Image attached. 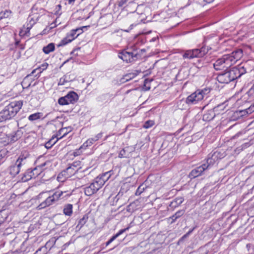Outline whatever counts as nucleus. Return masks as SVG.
Wrapping results in <instances>:
<instances>
[{"label": "nucleus", "mask_w": 254, "mask_h": 254, "mask_svg": "<svg viewBox=\"0 0 254 254\" xmlns=\"http://www.w3.org/2000/svg\"><path fill=\"white\" fill-rule=\"evenodd\" d=\"M243 56V51L241 49H237L230 54L225 55L222 58L217 60L213 64L214 68L219 70L224 68H228L235 64Z\"/></svg>", "instance_id": "nucleus-1"}, {"label": "nucleus", "mask_w": 254, "mask_h": 254, "mask_svg": "<svg viewBox=\"0 0 254 254\" xmlns=\"http://www.w3.org/2000/svg\"><path fill=\"white\" fill-rule=\"evenodd\" d=\"M44 194H46L47 198L37 206L38 209H41L50 206L56 203L59 200L66 199L70 195V193H67L66 191H63L57 190L55 191H47L42 192L38 195L39 198L42 197Z\"/></svg>", "instance_id": "nucleus-2"}, {"label": "nucleus", "mask_w": 254, "mask_h": 254, "mask_svg": "<svg viewBox=\"0 0 254 254\" xmlns=\"http://www.w3.org/2000/svg\"><path fill=\"white\" fill-rule=\"evenodd\" d=\"M29 152L27 151H23L18 155L15 163L8 167L9 174L12 177L18 175L23 167L26 166L29 162L30 157Z\"/></svg>", "instance_id": "nucleus-3"}, {"label": "nucleus", "mask_w": 254, "mask_h": 254, "mask_svg": "<svg viewBox=\"0 0 254 254\" xmlns=\"http://www.w3.org/2000/svg\"><path fill=\"white\" fill-rule=\"evenodd\" d=\"M23 105L22 101H14L6 106L0 112V122L5 121L14 117Z\"/></svg>", "instance_id": "nucleus-4"}, {"label": "nucleus", "mask_w": 254, "mask_h": 254, "mask_svg": "<svg viewBox=\"0 0 254 254\" xmlns=\"http://www.w3.org/2000/svg\"><path fill=\"white\" fill-rule=\"evenodd\" d=\"M210 90V88L198 89L187 98L186 103L188 104H196L202 100L205 96H207Z\"/></svg>", "instance_id": "nucleus-5"}, {"label": "nucleus", "mask_w": 254, "mask_h": 254, "mask_svg": "<svg viewBox=\"0 0 254 254\" xmlns=\"http://www.w3.org/2000/svg\"><path fill=\"white\" fill-rule=\"evenodd\" d=\"M46 165V163L41 164L38 167H36L33 169H28L23 174L21 180L23 182H27L33 178H36L42 172V168Z\"/></svg>", "instance_id": "nucleus-6"}, {"label": "nucleus", "mask_w": 254, "mask_h": 254, "mask_svg": "<svg viewBox=\"0 0 254 254\" xmlns=\"http://www.w3.org/2000/svg\"><path fill=\"white\" fill-rule=\"evenodd\" d=\"M235 79L236 76H235L232 68L219 73L217 77L218 81L221 83L227 84Z\"/></svg>", "instance_id": "nucleus-7"}, {"label": "nucleus", "mask_w": 254, "mask_h": 254, "mask_svg": "<svg viewBox=\"0 0 254 254\" xmlns=\"http://www.w3.org/2000/svg\"><path fill=\"white\" fill-rule=\"evenodd\" d=\"M78 100V96L74 91L69 92L66 95L60 97L58 100V103L60 105H66L69 104H74Z\"/></svg>", "instance_id": "nucleus-8"}, {"label": "nucleus", "mask_w": 254, "mask_h": 254, "mask_svg": "<svg viewBox=\"0 0 254 254\" xmlns=\"http://www.w3.org/2000/svg\"><path fill=\"white\" fill-rule=\"evenodd\" d=\"M22 135L23 132L21 129H18L8 134L5 133V136L2 137L3 145L5 146L16 142L22 137Z\"/></svg>", "instance_id": "nucleus-9"}, {"label": "nucleus", "mask_w": 254, "mask_h": 254, "mask_svg": "<svg viewBox=\"0 0 254 254\" xmlns=\"http://www.w3.org/2000/svg\"><path fill=\"white\" fill-rule=\"evenodd\" d=\"M233 71L236 76V79L240 77L242 75L244 74L248 71H251L252 69L249 65V64L246 62L241 64L238 65L232 68Z\"/></svg>", "instance_id": "nucleus-10"}, {"label": "nucleus", "mask_w": 254, "mask_h": 254, "mask_svg": "<svg viewBox=\"0 0 254 254\" xmlns=\"http://www.w3.org/2000/svg\"><path fill=\"white\" fill-rule=\"evenodd\" d=\"M81 162L75 161L70 164L65 170L62 172L63 175L68 178L74 175L81 168Z\"/></svg>", "instance_id": "nucleus-11"}, {"label": "nucleus", "mask_w": 254, "mask_h": 254, "mask_svg": "<svg viewBox=\"0 0 254 254\" xmlns=\"http://www.w3.org/2000/svg\"><path fill=\"white\" fill-rule=\"evenodd\" d=\"M138 54L132 52L123 51L119 54V58L122 59L127 63H131L137 58Z\"/></svg>", "instance_id": "nucleus-12"}, {"label": "nucleus", "mask_w": 254, "mask_h": 254, "mask_svg": "<svg viewBox=\"0 0 254 254\" xmlns=\"http://www.w3.org/2000/svg\"><path fill=\"white\" fill-rule=\"evenodd\" d=\"M31 15L30 16H32L30 20L29 23L27 24V29L30 30L32 26L36 22V21L38 20L40 17V15L38 14V7L35 5H34L31 8Z\"/></svg>", "instance_id": "nucleus-13"}, {"label": "nucleus", "mask_w": 254, "mask_h": 254, "mask_svg": "<svg viewBox=\"0 0 254 254\" xmlns=\"http://www.w3.org/2000/svg\"><path fill=\"white\" fill-rule=\"evenodd\" d=\"M254 99V84L249 90L241 98L237 101V104L240 105L242 101L250 102Z\"/></svg>", "instance_id": "nucleus-14"}, {"label": "nucleus", "mask_w": 254, "mask_h": 254, "mask_svg": "<svg viewBox=\"0 0 254 254\" xmlns=\"http://www.w3.org/2000/svg\"><path fill=\"white\" fill-rule=\"evenodd\" d=\"M211 48L202 46L200 49H194L191 50L193 59L194 58H201L205 55Z\"/></svg>", "instance_id": "nucleus-15"}, {"label": "nucleus", "mask_w": 254, "mask_h": 254, "mask_svg": "<svg viewBox=\"0 0 254 254\" xmlns=\"http://www.w3.org/2000/svg\"><path fill=\"white\" fill-rule=\"evenodd\" d=\"M205 167V164H202L201 166L193 169L189 174V177L192 179L201 176L203 172L205 170H207Z\"/></svg>", "instance_id": "nucleus-16"}, {"label": "nucleus", "mask_w": 254, "mask_h": 254, "mask_svg": "<svg viewBox=\"0 0 254 254\" xmlns=\"http://www.w3.org/2000/svg\"><path fill=\"white\" fill-rule=\"evenodd\" d=\"M221 105H218L217 107H214L213 109L208 110L206 113L203 115L202 119L206 122H209L213 120L215 117V112L217 109L220 108Z\"/></svg>", "instance_id": "nucleus-17"}, {"label": "nucleus", "mask_w": 254, "mask_h": 254, "mask_svg": "<svg viewBox=\"0 0 254 254\" xmlns=\"http://www.w3.org/2000/svg\"><path fill=\"white\" fill-rule=\"evenodd\" d=\"M134 151V148L132 146H127L122 149L119 154V158H129L131 153Z\"/></svg>", "instance_id": "nucleus-18"}, {"label": "nucleus", "mask_w": 254, "mask_h": 254, "mask_svg": "<svg viewBox=\"0 0 254 254\" xmlns=\"http://www.w3.org/2000/svg\"><path fill=\"white\" fill-rule=\"evenodd\" d=\"M33 70L30 74L27 75L21 82V85L23 88H28L29 87L34 80L32 74L34 72Z\"/></svg>", "instance_id": "nucleus-19"}, {"label": "nucleus", "mask_w": 254, "mask_h": 254, "mask_svg": "<svg viewBox=\"0 0 254 254\" xmlns=\"http://www.w3.org/2000/svg\"><path fill=\"white\" fill-rule=\"evenodd\" d=\"M98 190L92 183L90 186L84 188V193L87 196H91L95 193Z\"/></svg>", "instance_id": "nucleus-20"}, {"label": "nucleus", "mask_w": 254, "mask_h": 254, "mask_svg": "<svg viewBox=\"0 0 254 254\" xmlns=\"http://www.w3.org/2000/svg\"><path fill=\"white\" fill-rule=\"evenodd\" d=\"M184 198L183 197H178L175 198L171 202L169 206L174 209L179 206L184 201Z\"/></svg>", "instance_id": "nucleus-21"}, {"label": "nucleus", "mask_w": 254, "mask_h": 254, "mask_svg": "<svg viewBox=\"0 0 254 254\" xmlns=\"http://www.w3.org/2000/svg\"><path fill=\"white\" fill-rule=\"evenodd\" d=\"M88 219V217L86 215H84L83 217L80 219L78 222V224L76 226V229L77 230H80L81 228L85 224L87 220Z\"/></svg>", "instance_id": "nucleus-22"}, {"label": "nucleus", "mask_w": 254, "mask_h": 254, "mask_svg": "<svg viewBox=\"0 0 254 254\" xmlns=\"http://www.w3.org/2000/svg\"><path fill=\"white\" fill-rule=\"evenodd\" d=\"M63 212L66 216H71L72 214V205L67 204L64 206Z\"/></svg>", "instance_id": "nucleus-23"}, {"label": "nucleus", "mask_w": 254, "mask_h": 254, "mask_svg": "<svg viewBox=\"0 0 254 254\" xmlns=\"http://www.w3.org/2000/svg\"><path fill=\"white\" fill-rule=\"evenodd\" d=\"M86 26H83L82 28H77L76 29H74L71 30L70 34L69 35L70 38H74V39L77 37L80 34L82 33V28H86Z\"/></svg>", "instance_id": "nucleus-24"}, {"label": "nucleus", "mask_w": 254, "mask_h": 254, "mask_svg": "<svg viewBox=\"0 0 254 254\" xmlns=\"http://www.w3.org/2000/svg\"><path fill=\"white\" fill-rule=\"evenodd\" d=\"M55 49V44L53 43H51L49 44L47 46L44 47L43 48V51L46 54H48L50 52L54 51Z\"/></svg>", "instance_id": "nucleus-25"}, {"label": "nucleus", "mask_w": 254, "mask_h": 254, "mask_svg": "<svg viewBox=\"0 0 254 254\" xmlns=\"http://www.w3.org/2000/svg\"><path fill=\"white\" fill-rule=\"evenodd\" d=\"M93 184L99 190L105 184V183L104 181L102 180V179H101V178L98 176L95 178L94 181L93 182Z\"/></svg>", "instance_id": "nucleus-26"}, {"label": "nucleus", "mask_w": 254, "mask_h": 254, "mask_svg": "<svg viewBox=\"0 0 254 254\" xmlns=\"http://www.w3.org/2000/svg\"><path fill=\"white\" fill-rule=\"evenodd\" d=\"M209 156H210L216 162L218 159H220L224 157L223 154H221L220 152L218 151H215L212 154H209Z\"/></svg>", "instance_id": "nucleus-27"}, {"label": "nucleus", "mask_w": 254, "mask_h": 254, "mask_svg": "<svg viewBox=\"0 0 254 254\" xmlns=\"http://www.w3.org/2000/svg\"><path fill=\"white\" fill-rule=\"evenodd\" d=\"M112 174L113 171H110L102 174L101 176H99V177L102 180L104 181L105 183L110 179Z\"/></svg>", "instance_id": "nucleus-28"}, {"label": "nucleus", "mask_w": 254, "mask_h": 254, "mask_svg": "<svg viewBox=\"0 0 254 254\" xmlns=\"http://www.w3.org/2000/svg\"><path fill=\"white\" fill-rule=\"evenodd\" d=\"M55 139V137H53L51 139L47 141L45 144V148L47 149L51 148L58 141V139H56V140Z\"/></svg>", "instance_id": "nucleus-29"}, {"label": "nucleus", "mask_w": 254, "mask_h": 254, "mask_svg": "<svg viewBox=\"0 0 254 254\" xmlns=\"http://www.w3.org/2000/svg\"><path fill=\"white\" fill-rule=\"evenodd\" d=\"M7 217V213L4 210L0 211V225L5 222Z\"/></svg>", "instance_id": "nucleus-30"}, {"label": "nucleus", "mask_w": 254, "mask_h": 254, "mask_svg": "<svg viewBox=\"0 0 254 254\" xmlns=\"http://www.w3.org/2000/svg\"><path fill=\"white\" fill-rule=\"evenodd\" d=\"M216 161L213 160V159L210 156L208 155V157L206 160V162L204 163L205 164V168L206 169H208L209 167H211Z\"/></svg>", "instance_id": "nucleus-31"}, {"label": "nucleus", "mask_w": 254, "mask_h": 254, "mask_svg": "<svg viewBox=\"0 0 254 254\" xmlns=\"http://www.w3.org/2000/svg\"><path fill=\"white\" fill-rule=\"evenodd\" d=\"M129 229L128 227L122 229L119 231L118 233H117L116 235H114L109 241H110L111 243L113 241H114L116 238H117L119 236L122 235L123 233L125 232L127 230Z\"/></svg>", "instance_id": "nucleus-32"}, {"label": "nucleus", "mask_w": 254, "mask_h": 254, "mask_svg": "<svg viewBox=\"0 0 254 254\" xmlns=\"http://www.w3.org/2000/svg\"><path fill=\"white\" fill-rule=\"evenodd\" d=\"M129 229L128 227L122 229L119 231L118 233H117L116 235H114L109 241H110L111 243L113 241H114L116 238H117L119 236L122 235L123 233L125 232L127 230Z\"/></svg>", "instance_id": "nucleus-33"}, {"label": "nucleus", "mask_w": 254, "mask_h": 254, "mask_svg": "<svg viewBox=\"0 0 254 254\" xmlns=\"http://www.w3.org/2000/svg\"><path fill=\"white\" fill-rule=\"evenodd\" d=\"M129 229L128 227L122 229L119 231L118 233H117L116 235H114L109 241H110L111 243L113 241H114L116 238H117L119 236L122 235L123 233L125 232L127 230Z\"/></svg>", "instance_id": "nucleus-34"}, {"label": "nucleus", "mask_w": 254, "mask_h": 254, "mask_svg": "<svg viewBox=\"0 0 254 254\" xmlns=\"http://www.w3.org/2000/svg\"><path fill=\"white\" fill-rule=\"evenodd\" d=\"M74 39V38H70L68 35L64 38L61 42L60 46H64L66 44L71 42Z\"/></svg>", "instance_id": "nucleus-35"}, {"label": "nucleus", "mask_w": 254, "mask_h": 254, "mask_svg": "<svg viewBox=\"0 0 254 254\" xmlns=\"http://www.w3.org/2000/svg\"><path fill=\"white\" fill-rule=\"evenodd\" d=\"M41 113H34L32 115H30L28 117V119L30 121H34L37 120L38 119H39L41 118Z\"/></svg>", "instance_id": "nucleus-36"}, {"label": "nucleus", "mask_w": 254, "mask_h": 254, "mask_svg": "<svg viewBox=\"0 0 254 254\" xmlns=\"http://www.w3.org/2000/svg\"><path fill=\"white\" fill-rule=\"evenodd\" d=\"M183 58L184 59H193L192 53L191 50H188L185 51L183 54Z\"/></svg>", "instance_id": "nucleus-37"}, {"label": "nucleus", "mask_w": 254, "mask_h": 254, "mask_svg": "<svg viewBox=\"0 0 254 254\" xmlns=\"http://www.w3.org/2000/svg\"><path fill=\"white\" fill-rule=\"evenodd\" d=\"M7 152V151L4 150H0V165L4 162Z\"/></svg>", "instance_id": "nucleus-38"}, {"label": "nucleus", "mask_w": 254, "mask_h": 254, "mask_svg": "<svg viewBox=\"0 0 254 254\" xmlns=\"http://www.w3.org/2000/svg\"><path fill=\"white\" fill-rule=\"evenodd\" d=\"M254 112V104L251 105L249 108L245 109L243 110L240 111V113H246L247 114H250Z\"/></svg>", "instance_id": "nucleus-39"}, {"label": "nucleus", "mask_w": 254, "mask_h": 254, "mask_svg": "<svg viewBox=\"0 0 254 254\" xmlns=\"http://www.w3.org/2000/svg\"><path fill=\"white\" fill-rule=\"evenodd\" d=\"M11 13V11L8 10H6L4 11H1L0 12V18L2 19L3 18H8L10 16Z\"/></svg>", "instance_id": "nucleus-40"}, {"label": "nucleus", "mask_w": 254, "mask_h": 254, "mask_svg": "<svg viewBox=\"0 0 254 254\" xmlns=\"http://www.w3.org/2000/svg\"><path fill=\"white\" fill-rule=\"evenodd\" d=\"M137 74L138 73H129L125 75L124 79H125L126 81H128L135 77Z\"/></svg>", "instance_id": "nucleus-41"}, {"label": "nucleus", "mask_w": 254, "mask_h": 254, "mask_svg": "<svg viewBox=\"0 0 254 254\" xmlns=\"http://www.w3.org/2000/svg\"><path fill=\"white\" fill-rule=\"evenodd\" d=\"M95 141H96L94 137L89 138L83 144V146L86 147L88 146H90Z\"/></svg>", "instance_id": "nucleus-42"}, {"label": "nucleus", "mask_w": 254, "mask_h": 254, "mask_svg": "<svg viewBox=\"0 0 254 254\" xmlns=\"http://www.w3.org/2000/svg\"><path fill=\"white\" fill-rule=\"evenodd\" d=\"M4 127H0V144L3 145V136H5V133L4 132Z\"/></svg>", "instance_id": "nucleus-43"}, {"label": "nucleus", "mask_w": 254, "mask_h": 254, "mask_svg": "<svg viewBox=\"0 0 254 254\" xmlns=\"http://www.w3.org/2000/svg\"><path fill=\"white\" fill-rule=\"evenodd\" d=\"M154 125V122L152 121H147L145 122L143 126V127L145 128H148L151 127Z\"/></svg>", "instance_id": "nucleus-44"}, {"label": "nucleus", "mask_w": 254, "mask_h": 254, "mask_svg": "<svg viewBox=\"0 0 254 254\" xmlns=\"http://www.w3.org/2000/svg\"><path fill=\"white\" fill-rule=\"evenodd\" d=\"M204 64V61L202 59H198L195 63V65L197 68H200L203 66Z\"/></svg>", "instance_id": "nucleus-45"}, {"label": "nucleus", "mask_w": 254, "mask_h": 254, "mask_svg": "<svg viewBox=\"0 0 254 254\" xmlns=\"http://www.w3.org/2000/svg\"><path fill=\"white\" fill-rule=\"evenodd\" d=\"M66 78H67V77L66 76H64L63 77H61L59 80L58 85H63L66 82H68V80H67Z\"/></svg>", "instance_id": "nucleus-46"}, {"label": "nucleus", "mask_w": 254, "mask_h": 254, "mask_svg": "<svg viewBox=\"0 0 254 254\" xmlns=\"http://www.w3.org/2000/svg\"><path fill=\"white\" fill-rule=\"evenodd\" d=\"M185 213L184 210H180L176 212L173 215L175 216L177 219L181 217L184 215Z\"/></svg>", "instance_id": "nucleus-47"}, {"label": "nucleus", "mask_w": 254, "mask_h": 254, "mask_svg": "<svg viewBox=\"0 0 254 254\" xmlns=\"http://www.w3.org/2000/svg\"><path fill=\"white\" fill-rule=\"evenodd\" d=\"M69 128H62L60 130L59 132L60 133H63V135L62 136V137L64 136L65 135H66L67 133L69 132V131L67 130V129H68ZM70 131V129L69 130V131Z\"/></svg>", "instance_id": "nucleus-48"}, {"label": "nucleus", "mask_w": 254, "mask_h": 254, "mask_svg": "<svg viewBox=\"0 0 254 254\" xmlns=\"http://www.w3.org/2000/svg\"><path fill=\"white\" fill-rule=\"evenodd\" d=\"M144 190V188H142V186H140L137 189L135 192L136 195H140Z\"/></svg>", "instance_id": "nucleus-49"}, {"label": "nucleus", "mask_w": 254, "mask_h": 254, "mask_svg": "<svg viewBox=\"0 0 254 254\" xmlns=\"http://www.w3.org/2000/svg\"><path fill=\"white\" fill-rule=\"evenodd\" d=\"M61 5L60 4L57 5L55 8L56 11L55 12V14L56 15H60L61 13H59V11L61 10Z\"/></svg>", "instance_id": "nucleus-50"}, {"label": "nucleus", "mask_w": 254, "mask_h": 254, "mask_svg": "<svg viewBox=\"0 0 254 254\" xmlns=\"http://www.w3.org/2000/svg\"><path fill=\"white\" fill-rule=\"evenodd\" d=\"M128 0H120L118 1V6L119 7L123 6Z\"/></svg>", "instance_id": "nucleus-51"}, {"label": "nucleus", "mask_w": 254, "mask_h": 254, "mask_svg": "<svg viewBox=\"0 0 254 254\" xmlns=\"http://www.w3.org/2000/svg\"><path fill=\"white\" fill-rule=\"evenodd\" d=\"M189 235H188V234L186 233V234H185L181 239H180V240L178 241V244L179 245L180 244H181L182 242H183L185 239H186L187 238H188L189 237Z\"/></svg>", "instance_id": "nucleus-52"}, {"label": "nucleus", "mask_w": 254, "mask_h": 254, "mask_svg": "<svg viewBox=\"0 0 254 254\" xmlns=\"http://www.w3.org/2000/svg\"><path fill=\"white\" fill-rule=\"evenodd\" d=\"M48 66V64L47 63H45L40 66L39 68L41 69L42 70H44L47 68Z\"/></svg>", "instance_id": "nucleus-53"}, {"label": "nucleus", "mask_w": 254, "mask_h": 254, "mask_svg": "<svg viewBox=\"0 0 254 254\" xmlns=\"http://www.w3.org/2000/svg\"><path fill=\"white\" fill-rule=\"evenodd\" d=\"M83 145L81 146L77 150H76L75 151L73 152V155L74 156H77L78 155H79L80 153V150L81 149V148H82L83 147Z\"/></svg>", "instance_id": "nucleus-54"}, {"label": "nucleus", "mask_w": 254, "mask_h": 254, "mask_svg": "<svg viewBox=\"0 0 254 254\" xmlns=\"http://www.w3.org/2000/svg\"><path fill=\"white\" fill-rule=\"evenodd\" d=\"M103 136V133L102 132H100L98 134H97L94 137V138L95 139V140L96 141H97L100 138H101Z\"/></svg>", "instance_id": "nucleus-55"}, {"label": "nucleus", "mask_w": 254, "mask_h": 254, "mask_svg": "<svg viewBox=\"0 0 254 254\" xmlns=\"http://www.w3.org/2000/svg\"><path fill=\"white\" fill-rule=\"evenodd\" d=\"M169 218L172 219V221H171V223H173L175 222L176 221V220L177 219V218H176L175 216L174 215H172Z\"/></svg>", "instance_id": "nucleus-56"}, {"label": "nucleus", "mask_w": 254, "mask_h": 254, "mask_svg": "<svg viewBox=\"0 0 254 254\" xmlns=\"http://www.w3.org/2000/svg\"><path fill=\"white\" fill-rule=\"evenodd\" d=\"M196 226L194 227L193 228L190 229L188 233H187V234H188V235H190L193 231V230L196 228Z\"/></svg>", "instance_id": "nucleus-57"}, {"label": "nucleus", "mask_w": 254, "mask_h": 254, "mask_svg": "<svg viewBox=\"0 0 254 254\" xmlns=\"http://www.w3.org/2000/svg\"><path fill=\"white\" fill-rule=\"evenodd\" d=\"M56 20L54 22H53L52 23H51V28H53L56 27Z\"/></svg>", "instance_id": "nucleus-58"}, {"label": "nucleus", "mask_w": 254, "mask_h": 254, "mask_svg": "<svg viewBox=\"0 0 254 254\" xmlns=\"http://www.w3.org/2000/svg\"><path fill=\"white\" fill-rule=\"evenodd\" d=\"M214 0H203V1L204 2H205L206 3H210L211 2H212Z\"/></svg>", "instance_id": "nucleus-59"}, {"label": "nucleus", "mask_w": 254, "mask_h": 254, "mask_svg": "<svg viewBox=\"0 0 254 254\" xmlns=\"http://www.w3.org/2000/svg\"><path fill=\"white\" fill-rule=\"evenodd\" d=\"M68 2V3L71 4L74 2L75 0H67Z\"/></svg>", "instance_id": "nucleus-60"}, {"label": "nucleus", "mask_w": 254, "mask_h": 254, "mask_svg": "<svg viewBox=\"0 0 254 254\" xmlns=\"http://www.w3.org/2000/svg\"><path fill=\"white\" fill-rule=\"evenodd\" d=\"M39 11V14H41V13H43V12H44V10L42 8H40Z\"/></svg>", "instance_id": "nucleus-61"}, {"label": "nucleus", "mask_w": 254, "mask_h": 254, "mask_svg": "<svg viewBox=\"0 0 254 254\" xmlns=\"http://www.w3.org/2000/svg\"><path fill=\"white\" fill-rule=\"evenodd\" d=\"M79 49H80V48H78V49H74V50H73V51L71 52V54L74 53L75 52V51H77V50H79Z\"/></svg>", "instance_id": "nucleus-62"}, {"label": "nucleus", "mask_w": 254, "mask_h": 254, "mask_svg": "<svg viewBox=\"0 0 254 254\" xmlns=\"http://www.w3.org/2000/svg\"><path fill=\"white\" fill-rule=\"evenodd\" d=\"M110 244H111V243H110V241H108V242H106V246H108Z\"/></svg>", "instance_id": "nucleus-63"}, {"label": "nucleus", "mask_w": 254, "mask_h": 254, "mask_svg": "<svg viewBox=\"0 0 254 254\" xmlns=\"http://www.w3.org/2000/svg\"><path fill=\"white\" fill-rule=\"evenodd\" d=\"M141 52H145V49H142V50H141Z\"/></svg>", "instance_id": "nucleus-64"}]
</instances>
